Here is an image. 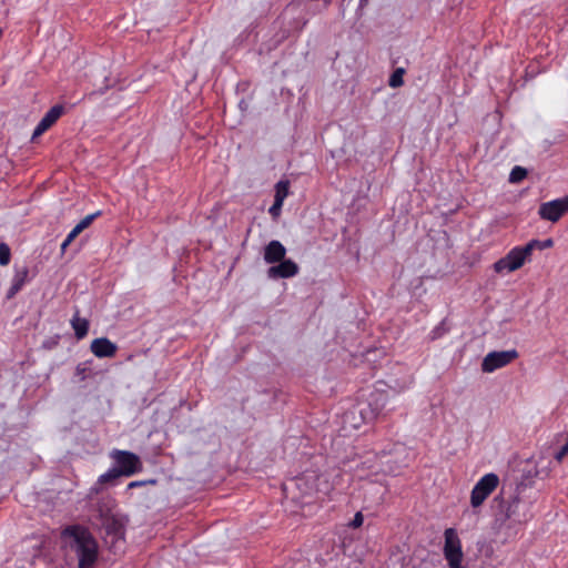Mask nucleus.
Segmentation results:
<instances>
[{"instance_id": "1", "label": "nucleus", "mask_w": 568, "mask_h": 568, "mask_svg": "<svg viewBox=\"0 0 568 568\" xmlns=\"http://www.w3.org/2000/svg\"><path fill=\"white\" fill-rule=\"evenodd\" d=\"M61 538L67 542V547L77 555L78 568L94 567L99 548L88 528L81 525L67 526L61 532Z\"/></svg>"}, {"instance_id": "14", "label": "nucleus", "mask_w": 568, "mask_h": 568, "mask_svg": "<svg viewBox=\"0 0 568 568\" xmlns=\"http://www.w3.org/2000/svg\"><path fill=\"white\" fill-rule=\"evenodd\" d=\"M334 489V485L331 481L329 475L326 473L320 474L317 473V480L315 486V499L324 500L329 496L332 490Z\"/></svg>"}, {"instance_id": "30", "label": "nucleus", "mask_w": 568, "mask_h": 568, "mask_svg": "<svg viewBox=\"0 0 568 568\" xmlns=\"http://www.w3.org/2000/svg\"><path fill=\"white\" fill-rule=\"evenodd\" d=\"M443 334H444V329H443V327L440 325H438L434 329H432L429 336H430V339L434 341V339H437V338L442 337Z\"/></svg>"}, {"instance_id": "20", "label": "nucleus", "mask_w": 568, "mask_h": 568, "mask_svg": "<svg viewBox=\"0 0 568 568\" xmlns=\"http://www.w3.org/2000/svg\"><path fill=\"white\" fill-rule=\"evenodd\" d=\"M404 73H405V70L403 68H397L389 77V81H388L389 87H392V88L402 87L404 83V80H403Z\"/></svg>"}, {"instance_id": "22", "label": "nucleus", "mask_w": 568, "mask_h": 568, "mask_svg": "<svg viewBox=\"0 0 568 568\" xmlns=\"http://www.w3.org/2000/svg\"><path fill=\"white\" fill-rule=\"evenodd\" d=\"M120 476H122L121 471H119L115 467V468H111L106 473L102 474L99 477L98 481H99V484H108Z\"/></svg>"}, {"instance_id": "10", "label": "nucleus", "mask_w": 568, "mask_h": 568, "mask_svg": "<svg viewBox=\"0 0 568 568\" xmlns=\"http://www.w3.org/2000/svg\"><path fill=\"white\" fill-rule=\"evenodd\" d=\"M278 264L272 265L267 270V276L270 278H290L298 274L300 267L298 265L292 261L283 258L282 261L277 262Z\"/></svg>"}, {"instance_id": "2", "label": "nucleus", "mask_w": 568, "mask_h": 568, "mask_svg": "<svg viewBox=\"0 0 568 568\" xmlns=\"http://www.w3.org/2000/svg\"><path fill=\"white\" fill-rule=\"evenodd\" d=\"M388 402V393L382 389L372 390L366 399L361 400L354 407L352 414H358L362 423L375 420Z\"/></svg>"}, {"instance_id": "12", "label": "nucleus", "mask_w": 568, "mask_h": 568, "mask_svg": "<svg viewBox=\"0 0 568 568\" xmlns=\"http://www.w3.org/2000/svg\"><path fill=\"white\" fill-rule=\"evenodd\" d=\"M91 352L99 358L114 357L118 351L115 343L108 337L94 338L90 345Z\"/></svg>"}, {"instance_id": "15", "label": "nucleus", "mask_w": 568, "mask_h": 568, "mask_svg": "<svg viewBox=\"0 0 568 568\" xmlns=\"http://www.w3.org/2000/svg\"><path fill=\"white\" fill-rule=\"evenodd\" d=\"M28 276L29 270L27 266L16 268L11 286L7 293L8 298H12L16 294H18V292L21 291V288L28 282Z\"/></svg>"}, {"instance_id": "3", "label": "nucleus", "mask_w": 568, "mask_h": 568, "mask_svg": "<svg viewBox=\"0 0 568 568\" xmlns=\"http://www.w3.org/2000/svg\"><path fill=\"white\" fill-rule=\"evenodd\" d=\"M530 256L531 245L526 244L523 246H515L506 254V256L499 258L494 264V270L497 273H501L504 271L515 272L529 261Z\"/></svg>"}, {"instance_id": "32", "label": "nucleus", "mask_w": 568, "mask_h": 568, "mask_svg": "<svg viewBox=\"0 0 568 568\" xmlns=\"http://www.w3.org/2000/svg\"><path fill=\"white\" fill-rule=\"evenodd\" d=\"M71 243H72V242H71V241H69V239H68V237H65V239H64V241H63V242H62V244H61V251H62V252H64V251H65V248H67Z\"/></svg>"}, {"instance_id": "26", "label": "nucleus", "mask_w": 568, "mask_h": 568, "mask_svg": "<svg viewBox=\"0 0 568 568\" xmlns=\"http://www.w3.org/2000/svg\"><path fill=\"white\" fill-rule=\"evenodd\" d=\"M519 505V499L516 497L513 499V501L508 505L507 509H506V518L507 519H510L514 517L515 515V511H516V508L518 507Z\"/></svg>"}, {"instance_id": "9", "label": "nucleus", "mask_w": 568, "mask_h": 568, "mask_svg": "<svg viewBox=\"0 0 568 568\" xmlns=\"http://www.w3.org/2000/svg\"><path fill=\"white\" fill-rule=\"evenodd\" d=\"M64 113V106L62 104H55L53 105L40 120L38 125L36 126L31 141L34 142L39 136H41L43 133H45L48 130H50L57 121L62 116Z\"/></svg>"}, {"instance_id": "33", "label": "nucleus", "mask_w": 568, "mask_h": 568, "mask_svg": "<svg viewBox=\"0 0 568 568\" xmlns=\"http://www.w3.org/2000/svg\"><path fill=\"white\" fill-rule=\"evenodd\" d=\"M449 568H465V567L462 565V561H459L457 566H455V567H449Z\"/></svg>"}, {"instance_id": "21", "label": "nucleus", "mask_w": 568, "mask_h": 568, "mask_svg": "<svg viewBox=\"0 0 568 568\" xmlns=\"http://www.w3.org/2000/svg\"><path fill=\"white\" fill-rule=\"evenodd\" d=\"M527 244L531 245V253H532L535 250L542 251V250L551 247L554 245V241L551 239H547L544 241L531 240Z\"/></svg>"}, {"instance_id": "5", "label": "nucleus", "mask_w": 568, "mask_h": 568, "mask_svg": "<svg viewBox=\"0 0 568 568\" xmlns=\"http://www.w3.org/2000/svg\"><path fill=\"white\" fill-rule=\"evenodd\" d=\"M444 557L449 567H455L459 561H463L464 558L462 541L454 528H447L444 532Z\"/></svg>"}, {"instance_id": "28", "label": "nucleus", "mask_w": 568, "mask_h": 568, "mask_svg": "<svg viewBox=\"0 0 568 568\" xmlns=\"http://www.w3.org/2000/svg\"><path fill=\"white\" fill-rule=\"evenodd\" d=\"M363 521H364L363 514L361 511H357L355 514L353 520L351 521L349 526L352 528H359L363 525Z\"/></svg>"}, {"instance_id": "7", "label": "nucleus", "mask_w": 568, "mask_h": 568, "mask_svg": "<svg viewBox=\"0 0 568 568\" xmlns=\"http://www.w3.org/2000/svg\"><path fill=\"white\" fill-rule=\"evenodd\" d=\"M517 357L518 352L516 349L490 352L481 362V371L484 373H493L496 369L507 366Z\"/></svg>"}, {"instance_id": "16", "label": "nucleus", "mask_w": 568, "mask_h": 568, "mask_svg": "<svg viewBox=\"0 0 568 568\" xmlns=\"http://www.w3.org/2000/svg\"><path fill=\"white\" fill-rule=\"evenodd\" d=\"M72 328L74 329L75 337L78 339H82L87 336L89 331V321L85 318H80L78 313L71 320Z\"/></svg>"}, {"instance_id": "34", "label": "nucleus", "mask_w": 568, "mask_h": 568, "mask_svg": "<svg viewBox=\"0 0 568 568\" xmlns=\"http://www.w3.org/2000/svg\"><path fill=\"white\" fill-rule=\"evenodd\" d=\"M368 0H359L361 6L363 7Z\"/></svg>"}, {"instance_id": "19", "label": "nucleus", "mask_w": 568, "mask_h": 568, "mask_svg": "<svg viewBox=\"0 0 568 568\" xmlns=\"http://www.w3.org/2000/svg\"><path fill=\"white\" fill-rule=\"evenodd\" d=\"M527 174H528V172L525 168L516 165L510 171L509 182L510 183H519L527 176Z\"/></svg>"}, {"instance_id": "25", "label": "nucleus", "mask_w": 568, "mask_h": 568, "mask_svg": "<svg viewBox=\"0 0 568 568\" xmlns=\"http://www.w3.org/2000/svg\"><path fill=\"white\" fill-rule=\"evenodd\" d=\"M283 203L284 202L274 199V203L268 210V213L272 215V217L276 219L280 216Z\"/></svg>"}, {"instance_id": "4", "label": "nucleus", "mask_w": 568, "mask_h": 568, "mask_svg": "<svg viewBox=\"0 0 568 568\" xmlns=\"http://www.w3.org/2000/svg\"><path fill=\"white\" fill-rule=\"evenodd\" d=\"M499 485V477L494 473L484 475L473 487L470 493V505L477 508L493 494Z\"/></svg>"}, {"instance_id": "24", "label": "nucleus", "mask_w": 568, "mask_h": 568, "mask_svg": "<svg viewBox=\"0 0 568 568\" xmlns=\"http://www.w3.org/2000/svg\"><path fill=\"white\" fill-rule=\"evenodd\" d=\"M11 252L6 243H0V265L6 266L10 263Z\"/></svg>"}, {"instance_id": "27", "label": "nucleus", "mask_w": 568, "mask_h": 568, "mask_svg": "<svg viewBox=\"0 0 568 568\" xmlns=\"http://www.w3.org/2000/svg\"><path fill=\"white\" fill-rule=\"evenodd\" d=\"M568 455V442L555 454V459L558 463H561L564 458Z\"/></svg>"}, {"instance_id": "17", "label": "nucleus", "mask_w": 568, "mask_h": 568, "mask_svg": "<svg viewBox=\"0 0 568 568\" xmlns=\"http://www.w3.org/2000/svg\"><path fill=\"white\" fill-rule=\"evenodd\" d=\"M290 193V182L287 180H281L275 184L274 199L284 202Z\"/></svg>"}, {"instance_id": "8", "label": "nucleus", "mask_w": 568, "mask_h": 568, "mask_svg": "<svg viewBox=\"0 0 568 568\" xmlns=\"http://www.w3.org/2000/svg\"><path fill=\"white\" fill-rule=\"evenodd\" d=\"M566 213H568V194L564 197L541 203L538 210L540 219L552 223L559 221Z\"/></svg>"}, {"instance_id": "6", "label": "nucleus", "mask_w": 568, "mask_h": 568, "mask_svg": "<svg viewBox=\"0 0 568 568\" xmlns=\"http://www.w3.org/2000/svg\"><path fill=\"white\" fill-rule=\"evenodd\" d=\"M112 458L122 476L129 477L142 470L141 459L134 453L116 449L112 453Z\"/></svg>"}, {"instance_id": "31", "label": "nucleus", "mask_w": 568, "mask_h": 568, "mask_svg": "<svg viewBox=\"0 0 568 568\" xmlns=\"http://www.w3.org/2000/svg\"><path fill=\"white\" fill-rule=\"evenodd\" d=\"M80 233L81 231L77 226H74L67 235V237L69 239V241L73 242Z\"/></svg>"}, {"instance_id": "23", "label": "nucleus", "mask_w": 568, "mask_h": 568, "mask_svg": "<svg viewBox=\"0 0 568 568\" xmlns=\"http://www.w3.org/2000/svg\"><path fill=\"white\" fill-rule=\"evenodd\" d=\"M101 215V211H97L92 214L84 216L75 226L82 232L89 227L93 221Z\"/></svg>"}, {"instance_id": "29", "label": "nucleus", "mask_w": 568, "mask_h": 568, "mask_svg": "<svg viewBox=\"0 0 568 568\" xmlns=\"http://www.w3.org/2000/svg\"><path fill=\"white\" fill-rule=\"evenodd\" d=\"M148 484H155V480L154 479H150V480H134V481H131L129 485H128V489H133V488H136V487H142V486H145Z\"/></svg>"}, {"instance_id": "13", "label": "nucleus", "mask_w": 568, "mask_h": 568, "mask_svg": "<svg viewBox=\"0 0 568 568\" xmlns=\"http://www.w3.org/2000/svg\"><path fill=\"white\" fill-rule=\"evenodd\" d=\"M286 248L285 246L277 240L271 241L264 247V261L267 264H276L277 262L285 258Z\"/></svg>"}, {"instance_id": "11", "label": "nucleus", "mask_w": 568, "mask_h": 568, "mask_svg": "<svg viewBox=\"0 0 568 568\" xmlns=\"http://www.w3.org/2000/svg\"><path fill=\"white\" fill-rule=\"evenodd\" d=\"M317 471L307 470L294 478L292 481L303 497H315Z\"/></svg>"}, {"instance_id": "18", "label": "nucleus", "mask_w": 568, "mask_h": 568, "mask_svg": "<svg viewBox=\"0 0 568 568\" xmlns=\"http://www.w3.org/2000/svg\"><path fill=\"white\" fill-rule=\"evenodd\" d=\"M92 361H85L79 363L75 367V375L80 377V381L87 379L92 375Z\"/></svg>"}]
</instances>
